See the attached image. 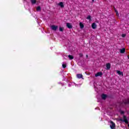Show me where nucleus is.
Instances as JSON below:
<instances>
[{
	"instance_id": "nucleus-22",
	"label": "nucleus",
	"mask_w": 129,
	"mask_h": 129,
	"mask_svg": "<svg viewBox=\"0 0 129 129\" xmlns=\"http://www.w3.org/2000/svg\"><path fill=\"white\" fill-rule=\"evenodd\" d=\"M79 56L80 57H82L83 56V54L82 53H80Z\"/></svg>"
},
{
	"instance_id": "nucleus-11",
	"label": "nucleus",
	"mask_w": 129,
	"mask_h": 129,
	"mask_svg": "<svg viewBox=\"0 0 129 129\" xmlns=\"http://www.w3.org/2000/svg\"><path fill=\"white\" fill-rule=\"evenodd\" d=\"M83 76H82V74H77V78H78L79 79H80L81 78H82Z\"/></svg>"
},
{
	"instance_id": "nucleus-14",
	"label": "nucleus",
	"mask_w": 129,
	"mask_h": 129,
	"mask_svg": "<svg viewBox=\"0 0 129 129\" xmlns=\"http://www.w3.org/2000/svg\"><path fill=\"white\" fill-rule=\"evenodd\" d=\"M117 73L119 75H123V74H122V72H120L119 71H117Z\"/></svg>"
},
{
	"instance_id": "nucleus-20",
	"label": "nucleus",
	"mask_w": 129,
	"mask_h": 129,
	"mask_svg": "<svg viewBox=\"0 0 129 129\" xmlns=\"http://www.w3.org/2000/svg\"><path fill=\"white\" fill-rule=\"evenodd\" d=\"M115 12L116 13V16L118 17L119 16V14H118V12L117 11V10H115Z\"/></svg>"
},
{
	"instance_id": "nucleus-23",
	"label": "nucleus",
	"mask_w": 129,
	"mask_h": 129,
	"mask_svg": "<svg viewBox=\"0 0 129 129\" xmlns=\"http://www.w3.org/2000/svg\"><path fill=\"white\" fill-rule=\"evenodd\" d=\"M122 38H124V37H125L126 35L125 34H122Z\"/></svg>"
},
{
	"instance_id": "nucleus-24",
	"label": "nucleus",
	"mask_w": 129,
	"mask_h": 129,
	"mask_svg": "<svg viewBox=\"0 0 129 129\" xmlns=\"http://www.w3.org/2000/svg\"><path fill=\"white\" fill-rule=\"evenodd\" d=\"M121 113L122 114L123 113V111L121 112Z\"/></svg>"
},
{
	"instance_id": "nucleus-3",
	"label": "nucleus",
	"mask_w": 129,
	"mask_h": 129,
	"mask_svg": "<svg viewBox=\"0 0 129 129\" xmlns=\"http://www.w3.org/2000/svg\"><path fill=\"white\" fill-rule=\"evenodd\" d=\"M50 28L51 29V30H52L53 31H56L57 29H58V26H55V25H52L50 27Z\"/></svg>"
},
{
	"instance_id": "nucleus-6",
	"label": "nucleus",
	"mask_w": 129,
	"mask_h": 129,
	"mask_svg": "<svg viewBox=\"0 0 129 129\" xmlns=\"http://www.w3.org/2000/svg\"><path fill=\"white\" fill-rule=\"evenodd\" d=\"M67 27L68 29H72V25L70 23H67Z\"/></svg>"
},
{
	"instance_id": "nucleus-1",
	"label": "nucleus",
	"mask_w": 129,
	"mask_h": 129,
	"mask_svg": "<svg viewBox=\"0 0 129 129\" xmlns=\"http://www.w3.org/2000/svg\"><path fill=\"white\" fill-rule=\"evenodd\" d=\"M123 119H122V118L119 119V120L120 121H123V122H125V123L127 124V123H128V120H127V119L126 118V117L124 115L123 116Z\"/></svg>"
},
{
	"instance_id": "nucleus-21",
	"label": "nucleus",
	"mask_w": 129,
	"mask_h": 129,
	"mask_svg": "<svg viewBox=\"0 0 129 129\" xmlns=\"http://www.w3.org/2000/svg\"><path fill=\"white\" fill-rule=\"evenodd\" d=\"M62 68H66V64H64V63H62Z\"/></svg>"
},
{
	"instance_id": "nucleus-2",
	"label": "nucleus",
	"mask_w": 129,
	"mask_h": 129,
	"mask_svg": "<svg viewBox=\"0 0 129 129\" xmlns=\"http://www.w3.org/2000/svg\"><path fill=\"white\" fill-rule=\"evenodd\" d=\"M110 128L111 129H115V123H114V122H113V121H111L110 122Z\"/></svg>"
},
{
	"instance_id": "nucleus-25",
	"label": "nucleus",
	"mask_w": 129,
	"mask_h": 129,
	"mask_svg": "<svg viewBox=\"0 0 129 129\" xmlns=\"http://www.w3.org/2000/svg\"><path fill=\"white\" fill-rule=\"evenodd\" d=\"M86 57H88V55H86Z\"/></svg>"
},
{
	"instance_id": "nucleus-12",
	"label": "nucleus",
	"mask_w": 129,
	"mask_h": 129,
	"mask_svg": "<svg viewBox=\"0 0 129 129\" xmlns=\"http://www.w3.org/2000/svg\"><path fill=\"white\" fill-rule=\"evenodd\" d=\"M125 52V48H122L121 49H120V53L121 54H123V53H124Z\"/></svg>"
},
{
	"instance_id": "nucleus-8",
	"label": "nucleus",
	"mask_w": 129,
	"mask_h": 129,
	"mask_svg": "<svg viewBox=\"0 0 129 129\" xmlns=\"http://www.w3.org/2000/svg\"><path fill=\"white\" fill-rule=\"evenodd\" d=\"M102 75V73L98 72L95 74V77H98V76H101Z\"/></svg>"
},
{
	"instance_id": "nucleus-10",
	"label": "nucleus",
	"mask_w": 129,
	"mask_h": 129,
	"mask_svg": "<svg viewBox=\"0 0 129 129\" xmlns=\"http://www.w3.org/2000/svg\"><path fill=\"white\" fill-rule=\"evenodd\" d=\"M57 6H59V7L61 8H64V4L63 2H60L59 3L57 4Z\"/></svg>"
},
{
	"instance_id": "nucleus-16",
	"label": "nucleus",
	"mask_w": 129,
	"mask_h": 129,
	"mask_svg": "<svg viewBox=\"0 0 129 129\" xmlns=\"http://www.w3.org/2000/svg\"><path fill=\"white\" fill-rule=\"evenodd\" d=\"M68 57H69L70 60H72V59H73V58H74V57H73V56L71 55H69L68 56Z\"/></svg>"
},
{
	"instance_id": "nucleus-4",
	"label": "nucleus",
	"mask_w": 129,
	"mask_h": 129,
	"mask_svg": "<svg viewBox=\"0 0 129 129\" xmlns=\"http://www.w3.org/2000/svg\"><path fill=\"white\" fill-rule=\"evenodd\" d=\"M75 85L76 86H77L78 87L80 86V85H77L76 84L74 83H71L70 84H69V87H70L71 86H72Z\"/></svg>"
},
{
	"instance_id": "nucleus-18",
	"label": "nucleus",
	"mask_w": 129,
	"mask_h": 129,
	"mask_svg": "<svg viewBox=\"0 0 129 129\" xmlns=\"http://www.w3.org/2000/svg\"><path fill=\"white\" fill-rule=\"evenodd\" d=\"M87 20H89L90 21H91V16H89L87 17Z\"/></svg>"
},
{
	"instance_id": "nucleus-19",
	"label": "nucleus",
	"mask_w": 129,
	"mask_h": 129,
	"mask_svg": "<svg viewBox=\"0 0 129 129\" xmlns=\"http://www.w3.org/2000/svg\"><path fill=\"white\" fill-rule=\"evenodd\" d=\"M63 30H64V28L61 27H59V31L60 32H63Z\"/></svg>"
},
{
	"instance_id": "nucleus-26",
	"label": "nucleus",
	"mask_w": 129,
	"mask_h": 129,
	"mask_svg": "<svg viewBox=\"0 0 129 129\" xmlns=\"http://www.w3.org/2000/svg\"><path fill=\"white\" fill-rule=\"evenodd\" d=\"M61 85H62V86H63V85H64L63 84H61Z\"/></svg>"
},
{
	"instance_id": "nucleus-27",
	"label": "nucleus",
	"mask_w": 129,
	"mask_h": 129,
	"mask_svg": "<svg viewBox=\"0 0 129 129\" xmlns=\"http://www.w3.org/2000/svg\"><path fill=\"white\" fill-rule=\"evenodd\" d=\"M93 2H94V0H92Z\"/></svg>"
},
{
	"instance_id": "nucleus-5",
	"label": "nucleus",
	"mask_w": 129,
	"mask_h": 129,
	"mask_svg": "<svg viewBox=\"0 0 129 129\" xmlns=\"http://www.w3.org/2000/svg\"><path fill=\"white\" fill-rule=\"evenodd\" d=\"M97 27V25H96V23H93L92 24V29H93L94 30Z\"/></svg>"
},
{
	"instance_id": "nucleus-17",
	"label": "nucleus",
	"mask_w": 129,
	"mask_h": 129,
	"mask_svg": "<svg viewBox=\"0 0 129 129\" xmlns=\"http://www.w3.org/2000/svg\"><path fill=\"white\" fill-rule=\"evenodd\" d=\"M31 3L32 5H34V4H36V0H31Z\"/></svg>"
},
{
	"instance_id": "nucleus-15",
	"label": "nucleus",
	"mask_w": 129,
	"mask_h": 129,
	"mask_svg": "<svg viewBox=\"0 0 129 129\" xmlns=\"http://www.w3.org/2000/svg\"><path fill=\"white\" fill-rule=\"evenodd\" d=\"M36 11H37V12H40L41 11V7L40 6H38L36 8Z\"/></svg>"
},
{
	"instance_id": "nucleus-13",
	"label": "nucleus",
	"mask_w": 129,
	"mask_h": 129,
	"mask_svg": "<svg viewBox=\"0 0 129 129\" xmlns=\"http://www.w3.org/2000/svg\"><path fill=\"white\" fill-rule=\"evenodd\" d=\"M80 27L81 29H83V28H84V25H83L82 22H80Z\"/></svg>"
},
{
	"instance_id": "nucleus-9",
	"label": "nucleus",
	"mask_w": 129,
	"mask_h": 129,
	"mask_svg": "<svg viewBox=\"0 0 129 129\" xmlns=\"http://www.w3.org/2000/svg\"><path fill=\"white\" fill-rule=\"evenodd\" d=\"M106 67L107 70H109L110 69V63H107Z\"/></svg>"
},
{
	"instance_id": "nucleus-7",
	"label": "nucleus",
	"mask_w": 129,
	"mask_h": 129,
	"mask_svg": "<svg viewBox=\"0 0 129 129\" xmlns=\"http://www.w3.org/2000/svg\"><path fill=\"white\" fill-rule=\"evenodd\" d=\"M101 97H102V99H103L104 100H105V99H106V97H107V95L103 94L101 95Z\"/></svg>"
}]
</instances>
